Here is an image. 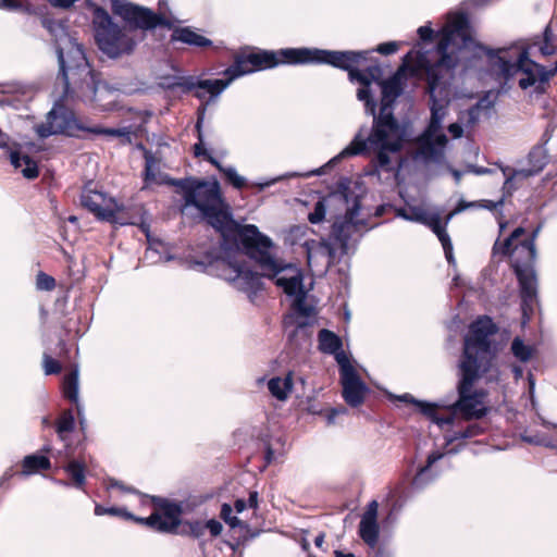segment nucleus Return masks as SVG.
<instances>
[{"label": "nucleus", "instance_id": "obj_16", "mask_svg": "<svg viewBox=\"0 0 557 557\" xmlns=\"http://www.w3.org/2000/svg\"><path fill=\"white\" fill-rule=\"evenodd\" d=\"M81 203L99 220L119 225L136 224L123 203L107 199L102 193L86 190L81 196Z\"/></svg>", "mask_w": 557, "mask_h": 557}, {"label": "nucleus", "instance_id": "obj_14", "mask_svg": "<svg viewBox=\"0 0 557 557\" xmlns=\"http://www.w3.org/2000/svg\"><path fill=\"white\" fill-rule=\"evenodd\" d=\"M144 498L150 499L152 505L156 507V510L147 518L141 517V525H147L160 533L177 534L178 529L183 523V503L141 493V500Z\"/></svg>", "mask_w": 557, "mask_h": 557}, {"label": "nucleus", "instance_id": "obj_34", "mask_svg": "<svg viewBox=\"0 0 557 557\" xmlns=\"http://www.w3.org/2000/svg\"><path fill=\"white\" fill-rule=\"evenodd\" d=\"M141 234L146 236L148 247L145 252V258L151 263L158 262L162 259V251L164 250V243L161 239L153 238L149 225L144 221V210L141 209Z\"/></svg>", "mask_w": 557, "mask_h": 557}, {"label": "nucleus", "instance_id": "obj_27", "mask_svg": "<svg viewBox=\"0 0 557 557\" xmlns=\"http://www.w3.org/2000/svg\"><path fill=\"white\" fill-rule=\"evenodd\" d=\"M170 42H182L197 49H209L213 47V41L201 35L198 29L191 26H175Z\"/></svg>", "mask_w": 557, "mask_h": 557}, {"label": "nucleus", "instance_id": "obj_55", "mask_svg": "<svg viewBox=\"0 0 557 557\" xmlns=\"http://www.w3.org/2000/svg\"><path fill=\"white\" fill-rule=\"evenodd\" d=\"M330 356H333L338 364L339 379L357 371L350 360V357L344 351L343 348H341V350L336 351L335 354H331Z\"/></svg>", "mask_w": 557, "mask_h": 557}, {"label": "nucleus", "instance_id": "obj_2", "mask_svg": "<svg viewBox=\"0 0 557 557\" xmlns=\"http://www.w3.org/2000/svg\"><path fill=\"white\" fill-rule=\"evenodd\" d=\"M367 126L362 125L354 135L350 143L336 156L331 158L324 165L309 171L306 176H321L329 170L336 166L344 159L357 156H366L370 150L375 152L370 164L372 169L367 172L369 176H379L381 172L399 173L404 165V160L399 159L393 162L391 154L399 153L408 137V128L386 126H371L366 136Z\"/></svg>", "mask_w": 557, "mask_h": 557}, {"label": "nucleus", "instance_id": "obj_37", "mask_svg": "<svg viewBox=\"0 0 557 557\" xmlns=\"http://www.w3.org/2000/svg\"><path fill=\"white\" fill-rule=\"evenodd\" d=\"M358 535L370 548L376 547L380 539V524L377 520L361 518Z\"/></svg>", "mask_w": 557, "mask_h": 557}, {"label": "nucleus", "instance_id": "obj_54", "mask_svg": "<svg viewBox=\"0 0 557 557\" xmlns=\"http://www.w3.org/2000/svg\"><path fill=\"white\" fill-rule=\"evenodd\" d=\"M428 214H429L428 210H425L419 206H412V207H409L408 211L405 209H400L397 213V216H399L406 221L416 222V223H420L423 225Z\"/></svg>", "mask_w": 557, "mask_h": 557}, {"label": "nucleus", "instance_id": "obj_49", "mask_svg": "<svg viewBox=\"0 0 557 557\" xmlns=\"http://www.w3.org/2000/svg\"><path fill=\"white\" fill-rule=\"evenodd\" d=\"M201 520H183L178 529V533L182 536H189L195 540H201L205 536L206 529Z\"/></svg>", "mask_w": 557, "mask_h": 557}, {"label": "nucleus", "instance_id": "obj_24", "mask_svg": "<svg viewBox=\"0 0 557 557\" xmlns=\"http://www.w3.org/2000/svg\"><path fill=\"white\" fill-rule=\"evenodd\" d=\"M195 157L202 158L212 166H214L223 176L225 183L231 185L233 188L240 190L247 185V178L238 174L235 166L222 164L215 157L212 156L209 149H203V151H201V148L197 147Z\"/></svg>", "mask_w": 557, "mask_h": 557}, {"label": "nucleus", "instance_id": "obj_33", "mask_svg": "<svg viewBox=\"0 0 557 557\" xmlns=\"http://www.w3.org/2000/svg\"><path fill=\"white\" fill-rule=\"evenodd\" d=\"M555 34L549 22L542 30L531 38L533 47H536L540 54L544 58L552 57L557 53V45L555 44Z\"/></svg>", "mask_w": 557, "mask_h": 557}, {"label": "nucleus", "instance_id": "obj_45", "mask_svg": "<svg viewBox=\"0 0 557 557\" xmlns=\"http://www.w3.org/2000/svg\"><path fill=\"white\" fill-rule=\"evenodd\" d=\"M212 102L213 101H211V100H202L200 106L197 109V120L195 123V132H196L197 143L193 146L194 156L196 154L197 147H200L201 151H203V149H208L206 146V141H205L203 122H205V115H206L207 108Z\"/></svg>", "mask_w": 557, "mask_h": 557}, {"label": "nucleus", "instance_id": "obj_31", "mask_svg": "<svg viewBox=\"0 0 557 557\" xmlns=\"http://www.w3.org/2000/svg\"><path fill=\"white\" fill-rule=\"evenodd\" d=\"M351 181L348 177L342 176L334 187L330 189L326 197L330 203L339 202L341 205L346 207V210L349 206L352 205V200L355 197H360V195L356 194L351 187Z\"/></svg>", "mask_w": 557, "mask_h": 557}, {"label": "nucleus", "instance_id": "obj_29", "mask_svg": "<svg viewBox=\"0 0 557 557\" xmlns=\"http://www.w3.org/2000/svg\"><path fill=\"white\" fill-rule=\"evenodd\" d=\"M111 10L115 16L123 20L125 28L129 32L139 28V5L128 0H110Z\"/></svg>", "mask_w": 557, "mask_h": 557}, {"label": "nucleus", "instance_id": "obj_5", "mask_svg": "<svg viewBox=\"0 0 557 557\" xmlns=\"http://www.w3.org/2000/svg\"><path fill=\"white\" fill-rule=\"evenodd\" d=\"M200 181L183 200L184 207L197 209L200 219L220 234L221 250L239 222L234 219L231 207L223 197L218 178L215 176L210 180L200 177Z\"/></svg>", "mask_w": 557, "mask_h": 557}, {"label": "nucleus", "instance_id": "obj_4", "mask_svg": "<svg viewBox=\"0 0 557 557\" xmlns=\"http://www.w3.org/2000/svg\"><path fill=\"white\" fill-rule=\"evenodd\" d=\"M369 50H331L317 47H305V65H330L347 72L350 83L359 84L356 97L362 102L364 113H373L377 108V99L372 84L377 85L384 77L380 64L368 65L364 70L359 64L368 60Z\"/></svg>", "mask_w": 557, "mask_h": 557}, {"label": "nucleus", "instance_id": "obj_7", "mask_svg": "<svg viewBox=\"0 0 557 557\" xmlns=\"http://www.w3.org/2000/svg\"><path fill=\"white\" fill-rule=\"evenodd\" d=\"M274 243L271 237L262 233L255 224H242L233 231L227 244L218 252L222 256H234L237 253L248 257L257 267L264 271L274 269L276 258L272 252Z\"/></svg>", "mask_w": 557, "mask_h": 557}, {"label": "nucleus", "instance_id": "obj_48", "mask_svg": "<svg viewBox=\"0 0 557 557\" xmlns=\"http://www.w3.org/2000/svg\"><path fill=\"white\" fill-rule=\"evenodd\" d=\"M528 163L536 170L537 174L543 171L548 163V153L544 145L534 146L528 154Z\"/></svg>", "mask_w": 557, "mask_h": 557}, {"label": "nucleus", "instance_id": "obj_43", "mask_svg": "<svg viewBox=\"0 0 557 557\" xmlns=\"http://www.w3.org/2000/svg\"><path fill=\"white\" fill-rule=\"evenodd\" d=\"M64 396L71 401L76 404L77 414L81 418V423L83 424V407L78 404V372L77 370L69 373L64 379L63 384Z\"/></svg>", "mask_w": 557, "mask_h": 557}, {"label": "nucleus", "instance_id": "obj_21", "mask_svg": "<svg viewBox=\"0 0 557 557\" xmlns=\"http://www.w3.org/2000/svg\"><path fill=\"white\" fill-rule=\"evenodd\" d=\"M318 311L314 306L308 304L306 298L297 299L290 306V311L283 318V327L288 330L293 329H306L307 326H313L317 322Z\"/></svg>", "mask_w": 557, "mask_h": 557}, {"label": "nucleus", "instance_id": "obj_28", "mask_svg": "<svg viewBox=\"0 0 557 557\" xmlns=\"http://www.w3.org/2000/svg\"><path fill=\"white\" fill-rule=\"evenodd\" d=\"M428 138L431 139V141L426 143L422 149L417 152V159L424 163L433 162L441 164L445 159V148L448 138L444 133Z\"/></svg>", "mask_w": 557, "mask_h": 557}, {"label": "nucleus", "instance_id": "obj_46", "mask_svg": "<svg viewBox=\"0 0 557 557\" xmlns=\"http://www.w3.org/2000/svg\"><path fill=\"white\" fill-rule=\"evenodd\" d=\"M510 352L518 361L525 363L533 358L536 350L532 345L527 344L523 338L516 336L511 341Z\"/></svg>", "mask_w": 557, "mask_h": 557}, {"label": "nucleus", "instance_id": "obj_6", "mask_svg": "<svg viewBox=\"0 0 557 557\" xmlns=\"http://www.w3.org/2000/svg\"><path fill=\"white\" fill-rule=\"evenodd\" d=\"M278 65H305V47H288L278 50L258 49L239 53L222 75V88H227L234 81L258 71L270 70Z\"/></svg>", "mask_w": 557, "mask_h": 557}, {"label": "nucleus", "instance_id": "obj_58", "mask_svg": "<svg viewBox=\"0 0 557 557\" xmlns=\"http://www.w3.org/2000/svg\"><path fill=\"white\" fill-rule=\"evenodd\" d=\"M435 235H436L437 239L440 240V243L442 244V247H443V250L445 253V258H446L448 264L453 265L455 268L456 259L454 256V247H453L450 236L447 233V228L445 227L444 230L436 233Z\"/></svg>", "mask_w": 557, "mask_h": 557}, {"label": "nucleus", "instance_id": "obj_12", "mask_svg": "<svg viewBox=\"0 0 557 557\" xmlns=\"http://www.w3.org/2000/svg\"><path fill=\"white\" fill-rule=\"evenodd\" d=\"M380 88V101L373 113H364L372 116L373 126H386L387 128L409 127L408 122H400L395 116V107L407 87V77L401 70H397L376 85Z\"/></svg>", "mask_w": 557, "mask_h": 557}, {"label": "nucleus", "instance_id": "obj_8", "mask_svg": "<svg viewBox=\"0 0 557 557\" xmlns=\"http://www.w3.org/2000/svg\"><path fill=\"white\" fill-rule=\"evenodd\" d=\"M39 138H48L52 135H64L67 137H79L81 132L91 134H104L110 136L126 137L131 143V133L126 128H102L99 126H87L76 117L74 111L63 103L55 102L46 115V121L35 126Z\"/></svg>", "mask_w": 557, "mask_h": 557}, {"label": "nucleus", "instance_id": "obj_1", "mask_svg": "<svg viewBox=\"0 0 557 557\" xmlns=\"http://www.w3.org/2000/svg\"><path fill=\"white\" fill-rule=\"evenodd\" d=\"M499 327L490 315H480L470 323L463 336L457 360L456 399L448 405L418 399L409 393L389 394L388 399L416 407L417 411L443 429L454 425L457 418L466 421L481 420L490 413L485 405L487 391L475 384L491 372L499 351L494 338Z\"/></svg>", "mask_w": 557, "mask_h": 557}, {"label": "nucleus", "instance_id": "obj_18", "mask_svg": "<svg viewBox=\"0 0 557 557\" xmlns=\"http://www.w3.org/2000/svg\"><path fill=\"white\" fill-rule=\"evenodd\" d=\"M263 276L273 281L288 297L306 298L304 274L297 265L276 259L273 271L265 269Z\"/></svg>", "mask_w": 557, "mask_h": 557}, {"label": "nucleus", "instance_id": "obj_42", "mask_svg": "<svg viewBox=\"0 0 557 557\" xmlns=\"http://www.w3.org/2000/svg\"><path fill=\"white\" fill-rule=\"evenodd\" d=\"M314 246H317V250L319 253L327 257V265L331 267L336 258L335 246L326 238H321V240L319 242H315L314 239L306 240L304 244V248L306 250L307 258L309 261L311 259V250Z\"/></svg>", "mask_w": 557, "mask_h": 557}, {"label": "nucleus", "instance_id": "obj_50", "mask_svg": "<svg viewBox=\"0 0 557 557\" xmlns=\"http://www.w3.org/2000/svg\"><path fill=\"white\" fill-rule=\"evenodd\" d=\"M95 515L96 516L109 515V516H113V517H119L124 520H133L136 523H139V517L133 515L124 507H115V506L103 507V506L97 504L95 506Z\"/></svg>", "mask_w": 557, "mask_h": 557}, {"label": "nucleus", "instance_id": "obj_41", "mask_svg": "<svg viewBox=\"0 0 557 557\" xmlns=\"http://www.w3.org/2000/svg\"><path fill=\"white\" fill-rule=\"evenodd\" d=\"M51 467L50 459L44 455H27L22 460V475L28 476L39 470H48Z\"/></svg>", "mask_w": 557, "mask_h": 557}, {"label": "nucleus", "instance_id": "obj_51", "mask_svg": "<svg viewBox=\"0 0 557 557\" xmlns=\"http://www.w3.org/2000/svg\"><path fill=\"white\" fill-rule=\"evenodd\" d=\"M233 507L227 504V503H223L221 505V510H220V518L231 528V529H236V528H240V529H245V530H249V524L245 521H243L242 519H239L237 516H233Z\"/></svg>", "mask_w": 557, "mask_h": 557}, {"label": "nucleus", "instance_id": "obj_13", "mask_svg": "<svg viewBox=\"0 0 557 557\" xmlns=\"http://www.w3.org/2000/svg\"><path fill=\"white\" fill-rule=\"evenodd\" d=\"M425 66L428 76V94L430 119L424 129L425 137H434L443 133V121L447 114V108L450 103L449 84L444 82L445 74L449 71L429 63H421Z\"/></svg>", "mask_w": 557, "mask_h": 557}, {"label": "nucleus", "instance_id": "obj_20", "mask_svg": "<svg viewBox=\"0 0 557 557\" xmlns=\"http://www.w3.org/2000/svg\"><path fill=\"white\" fill-rule=\"evenodd\" d=\"M476 47L483 51L487 58L490 74L494 79L506 78L507 81H512L517 76V70L512 59L500 54L505 49L493 48L482 44H478Z\"/></svg>", "mask_w": 557, "mask_h": 557}, {"label": "nucleus", "instance_id": "obj_26", "mask_svg": "<svg viewBox=\"0 0 557 557\" xmlns=\"http://www.w3.org/2000/svg\"><path fill=\"white\" fill-rule=\"evenodd\" d=\"M222 85L221 78H202L198 75H191L189 94L193 92L194 97L200 101H215L225 90Z\"/></svg>", "mask_w": 557, "mask_h": 557}, {"label": "nucleus", "instance_id": "obj_30", "mask_svg": "<svg viewBox=\"0 0 557 557\" xmlns=\"http://www.w3.org/2000/svg\"><path fill=\"white\" fill-rule=\"evenodd\" d=\"M174 74H165L159 77L158 86L164 91L174 92L180 89L182 95L189 94L191 75H186L180 66H172Z\"/></svg>", "mask_w": 557, "mask_h": 557}, {"label": "nucleus", "instance_id": "obj_61", "mask_svg": "<svg viewBox=\"0 0 557 557\" xmlns=\"http://www.w3.org/2000/svg\"><path fill=\"white\" fill-rule=\"evenodd\" d=\"M533 48L532 42L525 47H523L520 52L517 54L516 59L512 60L516 70H519L521 67L528 66V65H534L535 63H539L537 61L533 60L531 58V49Z\"/></svg>", "mask_w": 557, "mask_h": 557}, {"label": "nucleus", "instance_id": "obj_23", "mask_svg": "<svg viewBox=\"0 0 557 557\" xmlns=\"http://www.w3.org/2000/svg\"><path fill=\"white\" fill-rule=\"evenodd\" d=\"M342 385V397L345 403L357 408L361 406L370 394V387L362 381L358 371L339 379Z\"/></svg>", "mask_w": 557, "mask_h": 557}, {"label": "nucleus", "instance_id": "obj_52", "mask_svg": "<svg viewBox=\"0 0 557 557\" xmlns=\"http://www.w3.org/2000/svg\"><path fill=\"white\" fill-rule=\"evenodd\" d=\"M75 428V418L72 410L63 411L57 421L55 432L64 441L65 434L71 433Z\"/></svg>", "mask_w": 557, "mask_h": 557}, {"label": "nucleus", "instance_id": "obj_56", "mask_svg": "<svg viewBox=\"0 0 557 557\" xmlns=\"http://www.w3.org/2000/svg\"><path fill=\"white\" fill-rule=\"evenodd\" d=\"M327 206H331V203L329 202L326 196L319 198V200L314 203L313 210L308 214V221L311 224L322 223L326 215Z\"/></svg>", "mask_w": 557, "mask_h": 557}, {"label": "nucleus", "instance_id": "obj_60", "mask_svg": "<svg viewBox=\"0 0 557 557\" xmlns=\"http://www.w3.org/2000/svg\"><path fill=\"white\" fill-rule=\"evenodd\" d=\"M450 220V216L443 219L438 212H429L423 225L428 226L434 234L441 232Z\"/></svg>", "mask_w": 557, "mask_h": 557}, {"label": "nucleus", "instance_id": "obj_10", "mask_svg": "<svg viewBox=\"0 0 557 557\" xmlns=\"http://www.w3.org/2000/svg\"><path fill=\"white\" fill-rule=\"evenodd\" d=\"M220 262L228 265L235 272V275L228 278V282L238 283V289L248 294L249 298L263 290V273H258L246 261H238L234 256L220 255L214 247L206 250L201 259H190L188 269H197L202 273L212 274L213 269Z\"/></svg>", "mask_w": 557, "mask_h": 557}, {"label": "nucleus", "instance_id": "obj_62", "mask_svg": "<svg viewBox=\"0 0 557 557\" xmlns=\"http://www.w3.org/2000/svg\"><path fill=\"white\" fill-rule=\"evenodd\" d=\"M107 490L110 493L117 492L119 494H137V490L133 486H128L124 484L122 481H119L114 478H109L106 481Z\"/></svg>", "mask_w": 557, "mask_h": 557}, {"label": "nucleus", "instance_id": "obj_19", "mask_svg": "<svg viewBox=\"0 0 557 557\" xmlns=\"http://www.w3.org/2000/svg\"><path fill=\"white\" fill-rule=\"evenodd\" d=\"M435 480V475L431 470L419 467L417 473L406 487L397 488L389 494L391 508L385 518L386 521L396 519L397 513L403 509L406 503L412 497L414 493L422 492Z\"/></svg>", "mask_w": 557, "mask_h": 557}, {"label": "nucleus", "instance_id": "obj_25", "mask_svg": "<svg viewBox=\"0 0 557 557\" xmlns=\"http://www.w3.org/2000/svg\"><path fill=\"white\" fill-rule=\"evenodd\" d=\"M360 210L361 198L355 197L352 205L348 207L345 214L343 216H337V219L333 222L331 227V236L337 244H346V242H350L351 233L349 230L351 227L349 223L354 215H359Z\"/></svg>", "mask_w": 557, "mask_h": 557}, {"label": "nucleus", "instance_id": "obj_39", "mask_svg": "<svg viewBox=\"0 0 557 557\" xmlns=\"http://www.w3.org/2000/svg\"><path fill=\"white\" fill-rule=\"evenodd\" d=\"M10 161L11 164L15 168H22L25 165V168L22 169V174L24 177L28 180H34L38 176L39 171L36 162L30 159L27 154H20L17 151H10Z\"/></svg>", "mask_w": 557, "mask_h": 557}, {"label": "nucleus", "instance_id": "obj_53", "mask_svg": "<svg viewBox=\"0 0 557 557\" xmlns=\"http://www.w3.org/2000/svg\"><path fill=\"white\" fill-rule=\"evenodd\" d=\"M312 336V326L306 329H292L287 334V343L295 347L301 348L305 343H308Z\"/></svg>", "mask_w": 557, "mask_h": 557}, {"label": "nucleus", "instance_id": "obj_63", "mask_svg": "<svg viewBox=\"0 0 557 557\" xmlns=\"http://www.w3.org/2000/svg\"><path fill=\"white\" fill-rule=\"evenodd\" d=\"M513 243L509 237H506L503 242L499 240V238L496 239L493 246V253H499L504 257H510L513 255Z\"/></svg>", "mask_w": 557, "mask_h": 557}, {"label": "nucleus", "instance_id": "obj_40", "mask_svg": "<svg viewBox=\"0 0 557 557\" xmlns=\"http://www.w3.org/2000/svg\"><path fill=\"white\" fill-rule=\"evenodd\" d=\"M484 433V428L478 422H471L467 426L450 430L444 436L446 445H451L456 441L472 438L474 436L481 435Z\"/></svg>", "mask_w": 557, "mask_h": 557}, {"label": "nucleus", "instance_id": "obj_38", "mask_svg": "<svg viewBox=\"0 0 557 557\" xmlns=\"http://www.w3.org/2000/svg\"><path fill=\"white\" fill-rule=\"evenodd\" d=\"M515 252H517V257L512 262H520L521 264H532L535 265L537 258V250L535 247V242L527 237L520 240L515 247Z\"/></svg>", "mask_w": 557, "mask_h": 557}, {"label": "nucleus", "instance_id": "obj_9", "mask_svg": "<svg viewBox=\"0 0 557 557\" xmlns=\"http://www.w3.org/2000/svg\"><path fill=\"white\" fill-rule=\"evenodd\" d=\"M92 32L98 49L110 59L129 54L136 47V41L129 30L114 22L113 17L102 7L92 10Z\"/></svg>", "mask_w": 557, "mask_h": 557}, {"label": "nucleus", "instance_id": "obj_47", "mask_svg": "<svg viewBox=\"0 0 557 557\" xmlns=\"http://www.w3.org/2000/svg\"><path fill=\"white\" fill-rule=\"evenodd\" d=\"M535 175H537L536 170H534L530 165L529 168L524 169H515V171L510 172V174L504 182L503 190L506 191L507 194H511L513 190L518 188L516 184L517 181H523Z\"/></svg>", "mask_w": 557, "mask_h": 557}, {"label": "nucleus", "instance_id": "obj_44", "mask_svg": "<svg viewBox=\"0 0 557 557\" xmlns=\"http://www.w3.org/2000/svg\"><path fill=\"white\" fill-rule=\"evenodd\" d=\"M64 472L71 478L72 485L78 490H83L86 482V467L79 460H71L63 466Z\"/></svg>", "mask_w": 557, "mask_h": 557}, {"label": "nucleus", "instance_id": "obj_32", "mask_svg": "<svg viewBox=\"0 0 557 557\" xmlns=\"http://www.w3.org/2000/svg\"><path fill=\"white\" fill-rule=\"evenodd\" d=\"M159 27L174 29V22L162 13H158L148 7L141 5V34L154 30Z\"/></svg>", "mask_w": 557, "mask_h": 557}, {"label": "nucleus", "instance_id": "obj_36", "mask_svg": "<svg viewBox=\"0 0 557 557\" xmlns=\"http://www.w3.org/2000/svg\"><path fill=\"white\" fill-rule=\"evenodd\" d=\"M343 348L342 337L329 330L321 329L318 333V349L325 355L335 354Z\"/></svg>", "mask_w": 557, "mask_h": 557}, {"label": "nucleus", "instance_id": "obj_64", "mask_svg": "<svg viewBox=\"0 0 557 557\" xmlns=\"http://www.w3.org/2000/svg\"><path fill=\"white\" fill-rule=\"evenodd\" d=\"M36 287L39 290H52L55 287V280L52 276L40 272L36 277Z\"/></svg>", "mask_w": 557, "mask_h": 557}, {"label": "nucleus", "instance_id": "obj_3", "mask_svg": "<svg viewBox=\"0 0 557 557\" xmlns=\"http://www.w3.org/2000/svg\"><path fill=\"white\" fill-rule=\"evenodd\" d=\"M41 25L55 37V52L64 94L84 102L95 101L101 82L91 69L83 46L55 20L45 17Z\"/></svg>", "mask_w": 557, "mask_h": 557}, {"label": "nucleus", "instance_id": "obj_35", "mask_svg": "<svg viewBox=\"0 0 557 557\" xmlns=\"http://www.w3.org/2000/svg\"><path fill=\"white\" fill-rule=\"evenodd\" d=\"M294 387L293 372L289 371L285 377L274 376L268 382L270 394L277 400L284 401L288 398Z\"/></svg>", "mask_w": 557, "mask_h": 557}, {"label": "nucleus", "instance_id": "obj_11", "mask_svg": "<svg viewBox=\"0 0 557 557\" xmlns=\"http://www.w3.org/2000/svg\"><path fill=\"white\" fill-rule=\"evenodd\" d=\"M471 22L467 12H459L444 38L436 44V60H431L426 54L421 55V63H429L446 71H454L459 64V52L468 48L473 38L470 34Z\"/></svg>", "mask_w": 557, "mask_h": 557}, {"label": "nucleus", "instance_id": "obj_22", "mask_svg": "<svg viewBox=\"0 0 557 557\" xmlns=\"http://www.w3.org/2000/svg\"><path fill=\"white\" fill-rule=\"evenodd\" d=\"M521 74L518 79V87L525 91L533 88L535 95H544L547 91L549 79L546 72V66L542 63L528 65L517 70V75Z\"/></svg>", "mask_w": 557, "mask_h": 557}, {"label": "nucleus", "instance_id": "obj_57", "mask_svg": "<svg viewBox=\"0 0 557 557\" xmlns=\"http://www.w3.org/2000/svg\"><path fill=\"white\" fill-rule=\"evenodd\" d=\"M306 173H300V172H286L282 175H278V176H275V177H271L269 180H264L262 182H253L251 185L253 187L257 188L258 191H263L265 188L268 187H271L273 185H275L276 183L281 182V181H285V180H288V178H295V177H307Z\"/></svg>", "mask_w": 557, "mask_h": 557}, {"label": "nucleus", "instance_id": "obj_59", "mask_svg": "<svg viewBox=\"0 0 557 557\" xmlns=\"http://www.w3.org/2000/svg\"><path fill=\"white\" fill-rule=\"evenodd\" d=\"M493 94H494V90H486V91H484L482 97H480L479 100L474 104H472V107H474L478 110H480V112L483 111L484 114L486 115V117H491L492 110L494 109L496 100H497L493 96Z\"/></svg>", "mask_w": 557, "mask_h": 557}, {"label": "nucleus", "instance_id": "obj_15", "mask_svg": "<svg viewBox=\"0 0 557 557\" xmlns=\"http://www.w3.org/2000/svg\"><path fill=\"white\" fill-rule=\"evenodd\" d=\"M141 154L145 159V171H144V186L143 189L151 188L152 185L158 186H172L175 187V193L180 194L183 198L188 195L196 183H200V177L186 176L183 178L171 177L168 173L161 170V158H158L151 150L145 148L141 145Z\"/></svg>", "mask_w": 557, "mask_h": 557}, {"label": "nucleus", "instance_id": "obj_17", "mask_svg": "<svg viewBox=\"0 0 557 557\" xmlns=\"http://www.w3.org/2000/svg\"><path fill=\"white\" fill-rule=\"evenodd\" d=\"M511 270L518 281L522 321L527 323L531 320L539 295L535 265L511 262Z\"/></svg>", "mask_w": 557, "mask_h": 557}]
</instances>
